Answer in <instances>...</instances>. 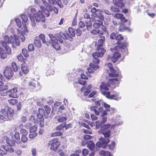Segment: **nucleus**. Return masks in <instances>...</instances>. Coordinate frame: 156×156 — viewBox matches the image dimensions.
I'll return each instance as SVG.
<instances>
[{
  "instance_id": "nucleus-28",
  "label": "nucleus",
  "mask_w": 156,
  "mask_h": 156,
  "mask_svg": "<svg viewBox=\"0 0 156 156\" xmlns=\"http://www.w3.org/2000/svg\"><path fill=\"white\" fill-rule=\"evenodd\" d=\"M115 17L118 19H119L121 21L125 22L126 20L125 19V18L123 15L121 14L116 13L115 14Z\"/></svg>"
},
{
  "instance_id": "nucleus-39",
  "label": "nucleus",
  "mask_w": 156,
  "mask_h": 156,
  "mask_svg": "<svg viewBox=\"0 0 156 156\" xmlns=\"http://www.w3.org/2000/svg\"><path fill=\"white\" fill-rule=\"evenodd\" d=\"M101 26V30H99V34H103L106 31V27L104 25H102Z\"/></svg>"
},
{
  "instance_id": "nucleus-61",
  "label": "nucleus",
  "mask_w": 156,
  "mask_h": 156,
  "mask_svg": "<svg viewBox=\"0 0 156 156\" xmlns=\"http://www.w3.org/2000/svg\"><path fill=\"white\" fill-rule=\"evenodd\" d=\"M116 39L117 41H121L123 40V37L121 34H119L116 37Z\"/></svg>"
},
{
  "instance_id": "nucleus-63",
  "label": "nucleus",
  "mask_w": 156,
  "mask_h": 156,
  "mask_svg": "<svg viewBox=\"0 0 156 156\" xmlns=\"http://www.w3.org/2000/svg\"><path fill=\"white\" fill-rule=\"evenodd\" d=\"M17 58L18 60L20 61L23 62L24 59L23 56L21 54H20L17 56Z\"/></svg>"
},
{
  "instance_id": "nucleus-50",
  "label": "nucleus",
  "mask_w": 156,
  "mask_h": 156,
  "mask_svg": "<svg viewBox=\"0 0 156 156\" xmlns=\"http://www.w3.org/2000/svg\"><path fill=\"white\" fill-rule=\"evenodd\" d=\"M20 90V92L19 93V94L20 96L23 97L25 96H26V93L25 91V90L22 89Z\"/></svg>"
},
{
  "instance_id": "nucleus-27",
  "label": "nucleus",
  "mask_w": 156,
  "mask_h": 156,
  "mask_svg": "<svg viewBox=\"0 0 156 156\" xmlns=\"http://www.w3.org/2000/svg\"><path fill=\"white\" fill-rule=\"evenodd\" d=\"M115 47L116 51H117L118 50L119 51H121V52H122L123 53H124V54L125 55L127 53V50L126 47L124 48H120L119 46H115Z\"/></svg>"
},
{
  "instance_id": "nucleus-9",
  "label": "nucleus",
  "mask_w": 156,
  "mask_h": 156,
  "mask_svg": "<svg viewBox=\"0 0 156 156\" xmlns=\"http://www.w3.org/2000/svg\"><path fill=\"white\" fill-rule=\"evenodd\" d=\"M110 50L113 52H114L112 57L110 56H108L107 60L108 61L111 60L114 63H115L118 60V58L120 57V54L119 53L118 50L117 51L115 49V47L114 48H111Z\"/></svg>"
},
{
  "instance_id": "nucleus-6",
  "label": "nucleus",
  "mask_w": 156,
  "mask_h": 156,
  "mask_svg": "<svg viewBox=\"0 0 156 156\" xmlns=\"http://www.w3.org/2000/svg\"><path fill=\"white\" fill-rule=\"evenodd\" d=\"M4 42L7 44L11 43L12 47L15 48L16 46H18L20 44V41L18 37L15 35L13 36H11L9 37L7 36H5L4 37Z\"/></svg>"
},
{
  "instance_id": "nucleus-38",
  "label": "nucleus",
  "mask_w": 156,
  "mask_h": 156,
  "mask_svg": "<svg viewBox=\"0 0 156 156\" xmlns=\"http://www.w3.org/2000/svg\"><path fill=\"white\" fill-rule=\"evenodd\" d=\"M57 120L59 122H65L67 120L66 116H60L57 119Z\"/></svg>"
},
{
  "instance_id": "nucleus-45",
  "label": "nucleus",
  "mask_w": 156,
  "mask_h": 156,
  "mask_svg": "<svg viewBox=\"0 0 156 156\" xmlns=\"http://www.w3.org/2000/svg\"><path fill=\"white\" fill-rule=\"evenodd\" d=\"M15 21L18 27L20 28L22 26L20 20L19 18H16L15 19Z\"/></svg>"
},
{
  "instance_id": "nucleus-32",
  "label": "nucleus",
  "mask_w": 156,
  "mask_h": 156,
  "mask_svg": "<svg viewBox=\"0 0 156 156\" xmlns=\"http://www.w3.org/2000/svg\"><path fill=\"white\" fill-rule=\"evenodd\" d=\"M39 38V39H40L42 41V42L44 43H45L47 42H48V40H49V37L48 38H47L46 39L45 35L44 34H41L39 35V37H38Z\"/></svg>"
},
{
  "instance_id": "nucleus-46",
  "label": "nucleus",
  "mask_w": 156,
  "mask_h": 156,
  "mask_svg": "<svg viewBox=\"0 0 156 156\" xmlns=\"http://www.w3.org/2000/svg\"><path fill=\"white\" fill-rule=\"evenodd\" d=\"M62 134V133L60 132H56L55 133H53L51 134V137H55L57 136H60Z\"/></svg>"
},
{
  "instance_id": "nucleus-41",
  "label": "nucleus",
  "mask_w": 156,
  "mask_h": 156,
  "mask_svg": "<svg viewBox=\"0 0 156 156\" xmlns=\"http://www.w3.org/2000/svg\"><path fill=\"white\" fill-rule=\"evenodd\" d=\"M9 103L11 105H14L17 103V100L15 99H10L8 100Z\"/></svg>"
},
{
  "instance_id": "nucleus-29",
  "label": "nucleus",
  "mask_w": 156,
  "mask_h": 156,
  "mask_svg": "<svg viewBox=\"0 0 156 156\" xmlns=\"http://www.w3.org/2000/svg\"><path fill=\"white\" fill-rule=\"evenodd\" d=\"M34 44L38 48H40L41 46V43L39 37H35Z\"/></svg>"
},
{
  "instance_id": "nucleus-16",
  "label": "nucleus",
  "mask_w": 156,
  "mask_h": 156,
  "mask_svg": "<svg viewBox=\"0 0 156 156\" xmlns=\"http://www.w3.org/2000/svg\"><path fill=\"white\" fill-rule=\"evenodd\" d=\"M8 92L10 93L9 94V97L13 98H17L19 93L18 91V88L16 87L8 90Z\"/></svg>"
},
{
  "instance_id": "nucleus-8",
  "label": "nucleus",
  "mask_w": 156,
  "mask_h": 156,
  "mask_svg": "<svg viewBox=\"0 0 156 156\" xmlns=\"http://www.w3.org/2000/svg\"><path fill=\"white\" fill-rule=\"evenodd\" d=\"M21 18L25 23L24 24L23 22V25L24 27V29L23 30L21 31V36L20 37V38L22 42L24 41L25 39V36L28 32V30L26 27L25 23L28 20V18L26 15L25 14H22L21 15Z\"/></svg>"
},
{
  "instance_id": "nucleus-43",
  "label": "nucleus",
  "mask_w": 156,
  "mask_h": 156,
  "mask_svg": "<svg viewBox=\"0 0 156 156\" xmlns=\"http://www.w3.org/2000/svg\"><path fill=\"white\" fill-rule=\"evenodd\" d=\"M107 115V113H106V114H105V115H101V116L102 117L101 122L102 123H104L107 121V117L106 116Z\"/></svg>"
},
{
  "instance_id": "nucleus-40",
  "label": "nucleus",
  "mask_w": 156,
  "mask_h": 156,
  "mask_svg": "<svg viewBox=\"0 0 156 156\" xmlns=\"http://www.w3.org/2000/svg\"><path fill=\"white\" fill-rule=\"evenodd\" d=\"M22 51V53L25 57H28L29 56V53L25 48H23Z\"/></svg>"
},
{
  "instance_id": "nucleus-12",
  "label": "nucleus",
  "mask_w": 156,
  "mask_h": 156,
  "mask_svg": "<svg viewBox=\"0 0 156 156\" xmlns=\"http://www.w3.org/2000/svg\"><path fill=\"white\" fill-rule=\"evenodd\" d=\"M90 109L91 111L94 112L95 114L97 115H105L106 114V112L101 107L98 108L96 106H93L90 107Z\"/></svg>"
},
{
  "instance_id": "nucleus-4",
  "label": "nucleus",
  "mask_w": 156,
  "mask_h": 156,
  "mask_svg": "<svg viewBox=\"0 0 156 156\" xmlns=\"http://www.w3.org/2000/svg\"><path fill=\"white\" fill-rule=\"evenodd\" d=\"M1 113L0 118L2 120L6 121L11 118L14 113V111L11 108L6 107L5 109L1 111Z\"/></svg>"
},
{
  "instance_id": "nucleus-7",
  "label": "nucleus",
  "mask_w": 156,
  "mask_h": 156,
  "mask_svg": "<svg viewBox=\"0 0 156 156\" xmlns=\"http://www.w3.org/2000/svg\"><path fill=\"white\" fill-rule=\"evenodd\" d=\"M105 52V51L103 48H98V47H97L96 52H94L92 54L93 57V62L95 63L96 64H98L99 63V60L98 58L102 57Z\"/></svg>"
},
{
  "instance_id": "nucleus-30",
  "label": "nucleus",
  "mask_w": 156,
  "mask_h": 156,
  "mask_svg": "<svg viewBox=\"0 0 156 156\" xmlns=\"http://www.w3.org/2000/svg\"><path fill=\"white\" fill-rule=\"evenodd\" d=\"M21 69L25 74L27 73L29 71V69L27 66L25 64H23L21 66Z\"/></svg>"
},
{
  "instance_id": "nucleus-64",
  "label": "nucleus",
  "mask_w": 156,
  "mask_h": 156,
  "mask_svg": "<svg viewBox=\"0 0 156 156\" xmlns=\"http://www.w3.org/2000/svg\"><path fill=\"white\" fill-rule=\"evenodd\" d=\"M80 150H78L75 152V153L70 155V156H79V153H80Z\"/></svg>"
},
{
  "instance_id": "nucleus-53",
  "label": "nucleus",
  "mask_w": 156,
  "mask_h": 156,
  "mask_svg": "<svg viewBox=\"0 0 156 156\" xmlns=\"http://www.w3.org/2000/svg\"><path fill=\"white\" fill-rule=\"evenodd\" d=\"M44 108L45 112L47 114H48L50 113L51 111V109L50 107L48 106H45L44 107Z\"/></svg>"
},
{
  "instance_id": "nucleus-60",
  "label": "nucleus",
  "mask_w": 156,
  "mask_h": 156,
  "mask_svg": "<svg viewBox=\"0 0 156 156\" xmlns=\"http://www.w3.org/2000/svg\"><path fill=\"white\" fill-rule=\"evenodd\" d=\"M88 154V150L86 149H84L82 151V154L84 156H86Z\"/></svg>"
},
{
  "instance_id": "nucleus-14",
  "label": "nucleus",
  "mask_w": 156,
  "mask_h": 156,
  "mask_svg": "<svg viewBox=\"0 0 156 156\" xmlns=\"http://www.w3.org/2000/svg\"><path fill=\"white\" fill-rule=\"evenodd\" d=\"M4 74L5 76L8 79H11L13 75V70L12 68L6 66L5 69Z\"/></svg>"
},
{
  "instance_id": "nucleus-49",
  "label": "nucleus",
  "mask_w": 156,
  "mask_h": 156,
  "mask_svg": "<svg viewBox=\"0 0 156 156\" xmlns=\"http://www.w3.org/2000/svg\"><path fill=\"white\" fill-rule=\"evenodd\" d=\"M11 66L12 67V69H13V70L15 71H16L17 70V66L15 63V62H12V63Z\"/></svg>"
},
{
  "instance_id": "nucleus-23",
  "label": "nucleus",
  "mask_w": 156,
  "mask_h": 156,
  "mask_svg": "<svg viewBox=\"0 0 156 156\" xmlns=\"http://www.w3.org/2000/svg\"><path fill=\"white\" fill-rule=\"evenodd\" d=\"M113 2L115 5L116 7L121 8L123 6L122 0H113Z\"/></svg>"
},
{
  "instance_id": "nucleus-10",
  "label": "nucleus",
  "mask_w": 156,
  "mask_h": 156,
  "mask_svg": "<svg viewBox=\"0 0 156 156\" xmlns=\"http://www.w3.org/2000/svg\"><path fill=\"white\" fill-rule=\"evenodd\" d=\"M49 40H48V43L49 44H51L53 47L57 50H59L60 49V46L58 43V41L56 38L51 34H48Z\"/></svg>"
},
{
  "instance_id": "nucleus-11",
  "label": "nucleus",
  "mask_w": 156,
  "mask_h": 156,
  "mask_svg": "<svg viewBox=\"0 0 156 156\" xmlns=\"http://www.w3.org/2000/svg\"><path fill=\"white\" fill-rule=\"evenodd\" d=\"M60 145V143L58 141V139L55 138L49 141L48 145L50 146V148L54 151L56 150Z\"/></svg>"
},
{
  "instance_id": "nucleus-47",
  "label": "nucleus",
  "mask_w": 156,
  "mask_h": 156,
  "mask_svg": "<svg viewBox=\"0 0 156 156\" xmlns=\"http://www.w3.org/2000/svg\"><path fill=\"white\" fill-rule=\"evenodd\" d=\"M14 137L17 141H19L20 140V134L18 132H16L14 134Z\"/></svg>"
},
{
  "instance_id": "nucleus-31",
  "label": "nucleus",
  "mask_w": 156,
  "mask_h": 156,
  "mask_svg": "<svg viewBox=\"0 0 156 156\" xmlns=\"http://www.w3.org/2000/svg\"><path fill=\"white\" fill-rule=\"evenodd\" d=\"M23 124H20L19 128L20 129V133L22 135L27 136L28 134V132L25 129L23 128Z\"/></svg>"
},
{
  "instance_id": "nucleus-2",
  "label": "nucleus",
  "mask_w": 156,
  "mask_h": 156,
  "mask_svg": "<svg viewBox=\"0 0 156 156\" xmlns=\"http://www.w3.org/2000/svg\"><path fill=\"white\" fill-rule=\"evenodd\" d=\"M28 11H30V13H28L29 15L32 27H34L36 26V23L34 19L37 22H44L45 21V17L42 11L39 10L36 13V10L34 8L29 7L28 9Z\"/></svg>"
},
{
  "instance_id": "nucleus-22",
  "label": "nucleus",
  "mask_w": 156,
  "mask_h": 156,
  "mask_svg": "<svg viewBox=\"0 0 156 156\" xmlns=\"http://www.w3.org/2000/svg\"><path fill=\"white\" fill-rule=\"evenodd\" d=\"M105 37L104 36H101V38L98 40L97 44L98 48H103V45L105 44Z\"/></svg>"
},
{
  "instance_id": "nucleus-58",
  "label": "nucleus",
  "mask_w": 156,
  "mask_h": 156,
  "mask_svg": "<svg viewBox=\"0 0 156 156\" xmlns=\"http://www.w3.org/2000/svg\"><path fill=\"white\" fill-rule=\"evenodd\" d=\"M111 9L112 11L114 12H118L119 11V9L115 7L112 6L111 8Z\"/></svg>"
},
{
  "instance_id": "nucleus-33",
  "label": "nucleus",
  "mask_w": 156,
  "mask_h": 156,
  "mask_svg": "<svg viewBox=\"0 0 156 156\" xmlns=\"http://www.w3.org/2000/svg\"><path fill=\"white\" fill-rule=\"evenodd\" d=\"M87 147L89 149L92 150L94 147V142L92 141H89L87 142Z\"/></svg>"
},
{
  "instance_id": "nucleus-26",
  "label": "nucleus",
  "mask_w": 156,
  "mask_h": 156,
  "mask_svg": "<svg viewBox=\"0 0 156 156\" xmlns=\"http://www.w3.org/2000/svg\"><path fill=\"white\" fill-rule=\"evenodd\" d=\"M1 147L3 148L4 150L9 152H12L14 151V149L11 147L10 146H5L4 145H2Z\"/></svg>"
},
{
  "instance_id": "nucleus-35",
  "label": "nucleus",
  "mask_w": 156,
  "mask_h": 156,
  "mask_svg": "<svg viewBox=\"0 0 156 156\" xmlns=\"http://www.w3.org/2000/svg\"><path fill=\"white\" fill-rule=\"evenodd\" d=\"M125 30L127 31H130V30L128 27H126L123 24H121L119 27V30L120 31H123Z\"/></svg>"
},
{
  "instance_id": "nucleus-3",
  "label": "nucleus",
  "mask_w": 156,
  "mask_h": 156,
  "mask_svg": "<svg viewBox=\"0 0 156 156\" xmlns=\"http://www.w3.org/2000/svg\"><path fill=\"white\" fill-rule=\"evenodd\" d=\"M99 130L98 133L101 134L102 133L104 136V138L101 137L99 139L100 141L97 142L96 144L97 147L103 148H105L107 146V145L110 140L109 138L111 136V131L110 130Z\"/></svg>"
},
{
  "instance_id": "nucleus-24",
  "label": "nucleus",
  "mask_w": 156,
  "mask_h": 156,
  "mask_svg": "<svg viewBox=\"0 0 156 156\" xmlns=\"http://www.w3.org/2000/svg\"><path fill=\"white\" fill-rule=\"evenodd\" d=\"M103 105L105 108H106V111L111 112L110 113L111 114L114 113L115 110L114 108H110V105L106 104L105 102L103 103Z\"/></svg>"
},
{
  "instance_id": "nucleus-18",
  "label": "nucleus",
  "mask_w": 156,
  "mask_h": 156,
  "mask_svg": "<svg viewBox=\"0 0 156 156\" xmlns=\"http://www.w3.org/2000/svg\"><path fill=\"white\" fill-rule=\"evenodd\" d=\"M90 20L92 21H94L93 24V27L94 28H99L103 24L102 21L100 20L94 19L93 18L91 17L90 18Z\"/></svg>"
},
{
  "instance_id": "nucleus-62",
  "label": "nucleus",
  "mask_w": 156,
  "mask_h": 156,
  "mask_svg": "<svg viewBox=\"0 0 156 156\" xmlns=\"http://www.w3.org/2000/svg\"><path fill=\"white\" fill-rule=\"evenodd\" d=\"M99 30H93L90 31V33L96 35L98 34H99Z\"/></svg>"
},
{
  "instance_id": "nucleus-48",
  "label": "nucleus",
  "mask_w": 156,
  "mask_h": 156,
  "mask_svg": "<svg viewBox=\"0 0 156 156\" xmlns=\"http://www.w3.org/2000/svg\"><path fill=\"white\" fill-rule=\"evenodd\" d=\"M8 89L7 86L6 85L2 86L0 85V92L6 90Z\"/></svg>"
},
{
  "instance_id": "nucleus-52",
  "label": "nucleus",
  "mask_w": 156,
  "mask_h": 156,
  "mask_svg": "<svg viewBox=\"0 0 156 156\" xmlns=\"http://www.w3.org/2000/svg\"><path fill=\"white\" fill-rule=\"evenodd\" d=\"M28 48L29 51H33L34 50V47L32 44H30L29 45Z\"/></svg>"
},
{
  "instance_id": "nucleus-5",
  "label": "nucleus",
  "mask_w": 156,
  "mask_h": 156,
  "mask_svg": "<svg viewBox=\"0 0 156 156\" xmlns=\"http://www.w3.org/2000/svg\"><path fill=\"white\" fill-rule=\"evenodd\" d=\"M0 43L3 47H0V58L4 59L7 58V54H11V49L10 47L3 41H0Z\"/></svg>"
},
{
  "instance_id": "nucleus-17",
  "label": "nucleus",
  "mask_w": 156,
  "mask_h": 156,
  "mask_svg": "<svg viewBox=\"0 0 156 156\" xmlns=\"http://www.w3.org/2000/svg\"><path fill=\"white\" fill-rule=\"evenodd\" d=\"M101 12L102 13V12L100 9H98V12L96 13L92 14L91 17L96 19H99L101 20H104V16L101 14Z\"/></svg>"
},
{
  "instance_id": "nucleus-56",
  "label": "nucleus",
  "mask_w": 156,
  "mask_h": 156,
  "mask_svg": "<svg viewBox=\"0 0 156 156\" xmlns=\"http://www.w3.org/2000/svg\"><path fill=\"white\" fill-rule=\"evenodd\" d=\"M37 133H30L29 135V137L31 139H33L35 138L37 136Z\"/></svg>"
},
{
  "instance_id": "nucleus-42",
  "label": "nucleus",
  "mask_w": 156,
  "mask_h": 156,
  "mask_svg": "<svg viewBox=\"0 0 156 156\" xmlns=\"http://www.w3.org/2000/svg\"><path fill=\"white\" fill-rule=\"evenodd\" d=\"M37 129V127L34 126L30 127V133H36Z\"/></svg>"
},
{
  "instance_id": "nucleus-21",
  "label": "nucleus",
  "mask_w": 156,
  "mask_h": 156,
  "mask_svg": "<svg viewBox=\"0 0 156 156\" xmlns=\"http://www.w3.org/2000/svg\"><path fill=\"white\" fill-rule=\"evenodd\" d=\"M36 81L33 80L28 82V87L29 89L30 90H34L36 87Z\"/></svg>"
},
{
  "instance_id": "nucleus-59",
  "label": "nucleus",
  "mask_w": 156,
  "mask_h": 156,
  "mask_svg": "<svg viewBox=\"0 0 156 156\" xmlns=\"http://www.w3.org/2000/svg\"><path fill=\"white\" fill-rule=\"evenodd\" d=\"M122 124V122H119L118 124L116 123L115 124H112L111 125V128L114 129L116 126H118L119 125H120Z\"/></svg>"
},
{
  "instance_id": "nucleus-19",
  "label": "nucleus",
  "mask_w": 156,
  "mask_h": 156,
  "mask_svg": "<svg viewBox=\"0 0 156 156\" xmlns=\"http://www.w3.org/2000/svg\"><path fill=\"white\" fill-rule=\"evenodd\" d=\"M94 63H90V68L87 69V71L89 73H92L94 70H95L98 68V66L94 64Z\"/></svg>"
},
{
  "instance_id": "nucleus-15",
  "label": "nucleus",
  "mask_w": 156,
  "mask_h": 156,
  "mask_svg": "<svg viewBox=\"0 0 156 156\" xmlns=\"http://www.w3.org/2000/svg\"><path fill=\"white\" fill-rule=\"evenodd\" d=\"M107 66L109 68L111 72V73H109V76L110 77H116L119 75L120 73L118 71H115L113 68L111 63H108Z\"/></svg>"
},
{
  "instance_id": "nucleus-13",
  "label": "nucleus",
  "mask_w": 156,
  "mask_h": 156,
  "mask_svg": "<svg viewBox=\"0 0 156 156\" xmlns=\"http://www.w3.org/2000/svg\"><path fill=\"white\" fill-rule=\"evenodd\" d=\"M40 8L41 9L47 17H48L49 16L50 14V12H51L53 11L56 14H57L58 13V9L54 6H51L50 8H48V9H46L45 7L43 6H41Z\"/></svg>"
},
{
  "instance_id": "nucleus-57",
  "label": "nucleus",
  "mask_w": 156,
  "mask_h": 156,
  "mask_svg": "<svg viewBox=\"0 0 156 156\" xmlns=\"http://www.w3.org/2000/svg\"><path fill=\"white\" fill-rule=\"evenodd\" d=\"M97 92L96 91H93L91 92L88 96L89 98H92L95 96L97 94Z\"/></svg>"
},
{
  "instance_id": "nucleus-36",
  "label": "nucleus",
  "mask_w": 156,
  "mask_h": 156,
  "mask_svg": "<svg viewBox=\"0 0 156 156\" xmlns=\"http://www.w3.org/2000/svg\"><path fill=\"white\" fill-rule=\"evenodd\" d=\"M92 21H90V20L89 21L85 22V25L87 27V29L88 30H91V26L92 25V23H91Z\"/></svg>"
},
{
  "instance_id": "nucleus-25",
  "label": "nucleus",
  "mask_w": 156,
  "mask_h": 156,
  "mask_svg": "<svg viewBox=\"0 0 156 156\" xmlns=\"http://www.w3.org/2000/svg\"><path fill=\"white\" fill-rule=\"evenodd\" d=\"M70 127H71V125L70 124H68L67 125H66L65 124H61L56 127V129L58 130H61L63 128H65L66 130H67Z\"/></svg>"
},
{
  "instance_id": "nucleus-55",
  "label": "nucleus",
  "mask_w": 156,
  "mask_h": 156,
  "mask_svg": "<svg viewBox=\"0 0 156 156\" xmlns=\"http://www.w3.org/2000/svg\"><path fill=\"white\" fill-rule=\"evenodd\" d=\"M115 146V142L114 141H112L111 143L109 145V148L111 150H113Z\"/></svg>"
},
{
  "instance_id": "nucleus-1",
  "label": "nucleus",
  "mask_w": 156,
  "mask_h": 156,
  "mask_svg": "<svg viewBox=\"0 0 156 156\" xmlns=\"http://www.w3.org/2000/svg\"><path fill=\"white\" fill-rule=\"evenodd\" d=\"M119 79L117 78L109 79V83L112 85H109L105 83H102L100 85L101 94L109 99H114L116 100L120 99L121 97L119 96L118 94H117L115 95H110V92L107 91L110 87L114 88L117 86L119 83Z\"/></svg>"
},
{
  "instance_id": "nucleus-20",
  "label": "nucleus",
  "mask_w": 156,
  "mask_h": 156,
  "mask_svg": "<svg viewBox=\"0 0 156 156\" xmlns=\"http://www.w3.org/2000/svg\"><path fill=\"white\" fill-rule=\"evenodd\" d=\"M66 34L68 37L72 38V37H74L75 36V31L73 28L70 27L68 29Z\"/></svg>"
},
{
  "instance_id": "nucleus-44",
  "label": "nucleus",
  "mask_w": 156,
  "mask_h": 156,
  "mask_svg": "<svg viewBox=\"0 0 156 156\" xmlns=\"http://www.w3.org/2000/svg\"><path fill=\"white\" fill-rule=\"evenodd\" d=\"M110 124L105 125L101 127V129L100 130H102V131H103L104 130H108L107 129L110 127Z\"/></svg>"
},
{
  "instance_id": "nucleus-37",
  "label": "nucleus",
  "mask_w": 156,
  "mask_h": 156,
  "mask_svg": "<svg viewBox=\"0 0 156 156\" xmlns=\"http://www.w3.org/2000/svg\"><path fill=\"white\" fill-rule=\"evenodd\" d=\"M58 36L60 38H62L64 39H66L68 38L66 34H65L62 32H60Z\"/></svg>"
},
{
  "instance_id": "nucleus-34",
  "label": "nucleus",
  "mask_w": 156,
  "mask_h": 156,
  "mask_svg": "<svg viewBox=\"0 0 156 156\" xmlns=\"http://www.w3.org/2000/svg\"><path fill=\"white\" fill-rule=\"evenodd\" d=\"M100 156H111L110 153L108 151L102 150L99 152Z\"/></svg>"
},
{
  "instance_id": "nucleus-51",
  "label": "nucleus",
  "mask_w": 156,
  "mask_h": 156,
  "mask_svg": "<svg viewBox=\"0 0 156 156\" xmlns=\"http://www.w3.org/2000/svg\"><path fill=\"white\" fill-rule=\"evenodd\" d=\"M26 136H27L22 135L21 141L23 143L27 142L28 140V138Z\"/></svg>"
},
{
  "instance_id": "nucleus-54",
  "label": "nucleus",
  "mask_w": 156,
  "mask_h": 156,
  "mask_svg": "<svg viewBox=\"0 0 156 156\" xmlns=\"http://www.w3.org/2000/svg\"><path fill=\"white\" fill-rule=\"evenodd\" d=\"M101 123L99 121H97L95 122V128L98 129L101 126Z\"/></svg>"
}]
</instances>
